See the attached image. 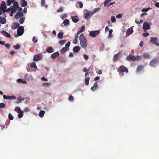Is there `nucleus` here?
<instances>
[{"mask_svg":"<svg viewBox=\"0 0 159 159\" xmlns=\"http://www.w3.org/2000/svg\"><path fill=\"white\" fill-rule=\"evenodd\" d=\"M113 32V30L112 29L110 30L109 31V35L108 37L109 38H111L112 37V35L111 34Z\"/></svg>","mask_w":159,"mask_h":159,"instance_id":"40","label":"nucleus"},{"mask_svg":"<svg viewBox=\"0 0 159 159\" xmlns=\"http://www.w3.org/2000/svg\"><path fill=\"white\" fill-rule=\"evenodd\" d=\"M11 11L15 12L16 11L17 9H19V10H22V9L21 7H19V6L18 2H14V4L13 6H11Z\"/></svg>","mask_w":159,"mask_h":159,"instance_id":"4","label":"nucleus"},{"mask_svg":"<svg viewBox=\"0 0 159 159\" xmlns=\"http://www.w3.org/2000/svg\"><path fill=\"white\" fill-rule=\"evenodd\" d=\"M30 66L31 68H37L35 63L34 61H33L30 63Z\"/></svg>","mask_w":159,"mask_h":159,"instance_id":"28","label":"nucleus"},{"mask_svg":"<svg viewBox=\"0 0 159 159\" xmlns=\"http://www.w3.org/2000/svg\"><path fill=\"white\" fill-rule=\"evenodd\" d=\"M80 33L79 32H77L76 34H75V39H78V37H79V35L80 34Z\"/></svg>","mask_w":159,"mask_h":159,"instance_id":"49","label":"nucleus"},{"mask_svg":"<svg viewBox=\"0 0 159 159\" xmlns=\"http://www.w3.org/2000/svg\"><path fill=\"white\" fill-rule=\"evenodd\" d=\"M100 30H99L91 31L90 32L89 35L90 36L94 37L97 36L100 33Z\"/></svg>","mask_w":159,"mask_h":159,"instance_id":"6","label":"nucleus"},{"mask_svg":"<svg viewBox=\"0 0 159 159\" xmlns=\"http://www.w3.org/2000/svg\"><path fill=\"white\" fill-rule=\"evenodd\" d=\"M80 47L79 46H75L73 48V51L74 52L77 53L80 51Z\"/></svg>","mask_w":159,"mask_h":159,"instance_id":"15","label":"nucleus"},{"mask_svg":"<svg viewBox=\"0 0 159 159\" xmlns=\"http://www.w3.org/2000/svg\"><path fill=\"white\" fill-rule=\"evenodd\" d=\"M23 16V13L22 12H18L17 13L15 16L16 18H19L22 16Z\"/></svg>","mask_w":159,"mask_h":159,"instance_id":"23","label":"nucleus"},{"mask_svg":"<svg viewBox=\"0 0 159 159\" xmlns=\"http://www.w3.org/2000/svg\"><path fill=\"white\" fill-rule=\"evenodd\" d=\"M143 57L146 58H148L149 57V55L148 53H144L143 55Z\"/></svg>","mask_w":159,"mask_h":159,"instance_id":"50","label":"nucleus"},{"mask_svg":"<svg viewBox=\"0 0 159 159\" xmlns=\"http://www.w3.org/2000/svg\"><path fill=\"white\" fill-rule=\"evenodd\" d=\"M67 16V15L66 14H63L61 15V17L62 19L64 20Z\"/></svg>","mask_w":159,"mask_h":159,"instance_id":"37","label":"nucleus"},{"mask_svg":"<svg viewBox=\"0 0 159 159\" xmlns=\"http://www.w3.org/2000/svg\"><path fill=\"white\" fill-rule=\"evenodd\" d=\"M11 11V7H10L9 8H8L7 9H6V12H9V11Z\"/></svg>","mask_w":159,"mask_h":159,"instance_id":"61","label":"nucleus"},{"mask_svg":"<svg viewBox=\"0 0 159 159\" xmlns=\"http://www.w3.org/2000/svg\"><path fill=\"white\" fill-rule=\"evenodd\" d=\"M157 63V60H152L151 61L150 65L152 66H155Z\"/></svg>","mask_w":159,"mask_h":159,"instance_id":"27","label":"nucleus"},{"mask_svg":"<svg viewBox=\"0 0 159 159\" xmlns=\"http://www.w3.org/2000/svg\"><path fill=\"white\" fill-rule=\"evenodd\" d=\"M44 114H45V111L43 110H40L39 112V116L40 118H42L43 117V116L44 115Z\"/></svg>","mask_w":159,"mask_h":159,"instance_id":"29","label":"nucleus"},{"mask_svg":"<svg viewBox=\"0 0 159 159\" xmlns=\"http://www.w3.org/2000/svg\"><path fill=\"white\" fill-rule=\"evenodd\" d=\"M63 8L62 7H61L57 11L58 12H61L63 11Z\"/></svg>","mask_w":159,"mask_h":159,"instance_id":"52","label":"nucleus"},{"mask_svg":"<svg viewBox=\"0 0 159 159\" xmlns=\"http://www.w3.org/2000/svg\"><path fill=\"white\" fill-rule=\"evenodd\" d=\"M71 19L74 23H76L79 21V19L77 16H72Z\"/></svg>","mask_w":159,"mask_h":159,"instance_id":"18","label":"nucleus"},{"mask_svg":"<svg viewBox=\"0 0 159 159\" xmlns=\"http://www.w3.org/2000/svg\"><path fill=\"white\" fill-rule=\"evenodd\" d=\"M17 82L18 83H22L23 84H25L27 83V81L23 79H19L17 80Z\"/></svg>","mask_w":159,"mask_h":159,"instance_id":"21","label":"nucleus"},{"mask_svg":"<svg viewBox=\"0 0 159 159\" xmlns=\"http://www.w3.org/2000/svg\"><path fill=\"white\" fill-rule=\"evenodd\" d=\"M66 41V40H60L58 42V43L60 45H63Z\"/></svg>","mask_w":159,"mask_h":159,"instance_id":"36","label":"nucleus"},{"mask_svg":"<svg viewBox=\"0 0 159 159\" xmlns=\"http://www.w3.org/2000/svg\"><path fill=\"white\" fill-rule=\"evenodd\" d=\"M136 59V57L133 56H129L127 57V59L128 61H133L135 60Z\"/></svg>","mask_w":159,"mask_h":159,"instance_id":"20","label":"nucleus"},{"mask_svg":"<svg viewBox=\"0 0 159 159\" xmlns=\"http://www.w3.org/2000/svg\"><path fill=\"white\" fill-rule=\"evenodd\" d=\"M42 85L45 87H49L50 85V84L48 82L44 83L42 84Z\"/></svg>","mask_w":159,"mask_h":159,"instance_id":"46","label":"nucleus"},{"mask_svg":"<svg viewBox=\"0 0 159 159\" xmlns=\"http://www.w3.org/2000/svg\"><path fill=\"white\" fill-rule=\"evenodd\" d=\"M133 32V29L132 27H130L129 28L126 32V35L129 36Z\"/></svg>","mask_w":159,"mask_h":159,"instance_id":"14","label":"nucleus"},{"mask_svg":"<svg viewBox=\"0 0 159 159\" xmlns=\"http://www.w3.org/2000/svg\"><path fill=\"white\" fill-rule=\"evenodd\" d=\"M27 2L25 0H22L21 1V6L22 7H25L27 5Z\"/></svg>","mask_w":159,"mask_h":159,"instance_id":"31","label":"nucleus"},{"mask_svg":"<svg viewBox=\"0 0 159 159\" xmlns=\"http://www.w3.org/2000/svg\"><path fill=\"white\" fill-rule=\"evenodd\" d=\"M14 2H16L14 0H7V5L8 6H10L12 3L14 4Z\"/></svg>","mask_w":159,"mask_h":159,"instance_id":"22","label":"nucleus"},{"mask_svg":"<svg viewBox=\"0 0 159 159\" xmlns=\"http://www.w3.org/2000/svg\"><path fill=\"white\" fill-rule=\"evenodd\" d=\"M5 106V104L3 103H0V107L1 108H3Z\"/></svg>","mask_w":159,"mask_h":159,"instance_id":"54","label":"nucleus"},{"mask_svg":"<svg viewBox=\"0 0 159 159\" xmlns=\"http://www.w3.org/2000/svg\"><path fill=\"white\" fill-rule=\"evenodd\" d=\"M77 39H75L73 41V43L75 44H76L77 43Z\"/></svg>","mask_w":159,"mask_h":159,"instance_id":"62","label":"nucleus"},{"mask_svg":"<svg viewBox=\"0 0 159 159\" xmlns=\"http://www.w3.org/2000/svg\"><path fill=\"white\" fill-rule=\"evenodd\" d=\"M157 39L156 38L152 37L151 38L150 42L153 44H155L157 46H159V43H157Z\"/></svg>","mask_w":159,"mask_h":159,"instance_id":"10","label":"nucleus"},{"mask_svg":"<svg viewBox=\"0 0 159 159\" xmlns=\"http://www.w3.org/2000/svg\"><path fill=\"white\" fill-rule=\"evenodd\" d=\"M151 9H152V8L151 7H148V8H144L142 9L141 11L142 12H147L149 10H151Z\"/></svg>","mask_w":159,"mask_h":159,"instance_id":"39","label":"nucleus"},{"mask_svg":"<svg viewBox=\"0 0 159 159\" xmlns=\"http://www.w3.org/2000/svg\"><path fill=\"white\" fill-rule=\"evenodd\" d=\"M1 33L3 35L6 37H7L8 38L11 37L10 34L4 30L1 31Z\"/></svg>","mask_w":159,"mask_h":159,"instance_id":"17","label":"nucleus"},{"mask_svg":"<svg viewBox=\"0 0 159 159\" xmlns=\"http://www.w3.org/2000/svg\"><path fill=\"white\" fill-rule=\"evenodd\" d=\"M120 57V54L118 53L115 55L113 58V60L115 61H116L118 60L119 58Z\"/></svg>","mask_w":159,"mask_h":159,"instance_id":"25","label":"nucleus"},{"mask_svg":"<svg viewBox=\"0 0 159 159\" xmlns=\"http://www.w3.org/2000/svg\"><path fill=\"white\" fill-rule=\"evenodd\" d=\"M78 3L80 8H82L83 7V4L81 2H79Z\"/></svg>","mask_w":159,"mask_h":159,"instance_id":"59","label":"nucleus"},{"mask_svg":"<svg viewBox=\"0 0 159 159\" xmlns=\"http://www.w3.org/2000/svg\"><path fill=\"white\" fill-rule=\"evenodd\" d=\"M24 28L23 26H20L17 29V34L14 35V36L15 38H17L18 36L22 35L24 33Z\"/></svg>","mask_w":159,"mask_h":159,"instance_id":"2","label":"nucleus"},{"mask_svg":"<svg viewBox=\"0 0 159 159\" xmlns=\"http://www.w3.org/2000/svg\"><path fill=\"white\" fill-rule=\"evenodd\" d=\"M89 78L87 77H86L85 80V84L86 85H88L89 84Z\"/></svg>","mask_w":159,"mask_h":159,"instance_id":"38","label":"nucleus"},{"mask_svg":"<svg viewBox=\"0 0 159 159\" xmlns=\"http://www.w3.org/2000/svg\"><path fill=\"white\" fill-rule=\"evenodd\" d=\"M13 118L14 117H13V116L11 113H9V114H8V119H9L10 120H13Z\"/></svg>","mask_w":159,"mask_h":159,"instance_id":"43","label":"nucleus"},{"mask_svg":"<svg viewBox=\"0 0 159 159\" xmlns=\"http://www.w3.org/2000/svg\"><path fill=\"white\" fill-rule=\"evenodd\" d=\"M154 5L156 7L159 8V2H157Z\"/></svg>","mask_w":159,"mask_h":159,"instance_id":"64","label":"nucleus"},{"mask_svg":"<svg viewBox=\"0 0 159 159\" xmlns=\"http://www.w3.org/2000/svg\"><path fill=\"white\" fill-rule=\"evenodd\" d=\"M28 76V75H25V78L26 79V80L28 81H29L30 80H33V76L31 75H29L28 76V78H26L27 76Z\"/></svg>","mask_w":159,"mask_h":159,"instance_id":"30","label":"nucleus"},{"mask_svg":"<svg viewBox=\"0 0 159 159\" xmlns=\"http://www.w3.org/2000/svg\"><path fill=\"white\" fill-rule=\"evenodd\" d=\"M19 26V24L18 23H13L11 26V28L12 29H15Z\"/></svg>","mask_w":159,"mask_h":159,"instance_id":"24","label":"nucleus"},{"mask_svg":"<svg viewBox=\"0 0 159 159\" xmlns=\"http://www.w3.org/2000/svg\"><path fill=\"white\" fill-rule=\"evenodd\" d=\"M91 11L87 10V12L85 13L84 15V18L85 19H89L93 15L91 14Z\"/></svg>","mask_w":159,"mask_h":159,"instance_id":"7","label":"nucleus"},{"mask_svg":"<svg viewBox=\"0 0 159 159\" xmlns=\"http://www.w3.org/2000/svg\"><path fill=\"white\" fill-rule=\"evenodd\" d=\"M111 20L112 22H115L116 21V19L115 17L114 16H111Z\"/></svg>","mask_w":159,"mask_h":159,"instance_id":"42","label":"nucleus"},{"mask_svg":"<svg viewBox=\"0 0 159 159\" xmlns=\"http://www.w3.org/2000/svg\"><path fill=\"white\" fill-rule=\"evenodd\" d=\"M59 53L58 52H57L52 54L51 55V57L52 58H55L58 57L59 55Z\"/></svg>","mask_w":159,"mask_h":159,"instance_id":"26","label":"nucleus"},{"mask_svg":"<svg viewBox=\"0 0 159 159\" xmlns=\"http://www.w3.org/2000/svg\"><path fill=\"white\" fill-rule=\"evenodd\" d=\"M35 36H34L32 40L35 43H36L38 41V39H36L35 40Z\"/></svg>","mask_w":159,"mask_h":159,"instance_id":"57","label":"nucleus"},{"mask_svg":"<svg viewBox=\"0 0 159 159\" xmlns=\"http://www.w3.org/2000/svg\"><path fill=\"white\" fill-rule=\"evenodd\" d=\"M7 8V7L6 6L5 2H2L0 6V12L1 13L0 15L4 14L6 12V10Z\"/></svg>","mask_w":159,"mask_h":159,"instance_id":"3","label":"nucleus"},{"mask_svg":"<svg viewBox=\"0 0 159 159\" xmlns=\"http://www.w3.org/2000/svg\"><path fill=\"white\" fill-rule=\"evenodd\" d=\"M45 0H41V2L42 5H44L45 4Z\"/></svg>","mask_w":159,"mask_h":159,"instance_id":"63","label":"nucleus"},{"mask_svg":"<svg viewBox=\"0 0 159 159\" xmlns=\"http://www.w3.org/2000/svg\"><path fill=\"white\" fill-rule=\"evenodd\" d=\"M119 75L120 76H122L124 75L123 72L121 71H120L118 70Z\"/></svg>","mask_w":159,"mask_h":159,"instance_id":"58","label":"nucleus"},{"mask_svg":"<svg viewBox=\"0 0 159 159\" xmlns=\"http://www.w3.org/2000/svg\"><path fill=\"white\" fill-rule=\"evenodd\" d=\"M63 36V33L62 32L59 33L57 34V37L59 39H61Z\"/></svg>","mask_w":159,"mask_h":159,"instance_id":"34","label":"nucleus"},{"mask_svg":"<svg viewBox=\"0 0 159 159\" xmlns=\"http://www.w3.org/2000/svg\"><path fill=\"white\" fill-rule=\"evenodd\" d=\"M80 44L82 48L86 49L87 47L88 43L87 41L85 39L84 35L82 34L80 36Z\"/></svg>","mask_w":159,"mask_h":159,"instance_id":"1","label":"nucleus"},{"mask_svg":"<svg viewBox=\"0 0 159 159\" xmlns=\"http://www.w3.org/2000/svg\"><path fill=\"white\" fill-rule=\"evenodd\" d=\"M46 51L48 52L52 53L53 51V48L52 47H49L46 49Z\"/></svg>","mask_w":159,"mask_h":159,"instance_id":"35","label":"nucleus"},{"mask_svg":"<svg viewBox=\"0 0 159 159\" xmlns=\"http://www.w3.org/2000/svg\"><path fill=\"white\" fill-rule=\"evenodd\" d=\"M98 88V86L97 85V82H95L94 83L93 86L91 88V90L93 91H94L97 89Z\"/></svg>","mask_w":159,"mask_h":159,"instance_id":"19","label":"nucleus"},{"mask_svg":"<svg viewBox=\"0 0 159 159\" xmlns=\"http://www.w3.org/2000/svg\"><path fill=\"white\" fill-rule=\"evenodd\" d=\"M84 59L86 60H87L89 59V57L86 54H84Z\"/></svg>","mask_w":159,"mask_h":159,"instance_id":"56","label":"nucleus"},{"mask_svg":"<svg viewBox=\"0 0 159 159\" xmlns=\"http://www.w3.org/2000/svg\"><path fill=\"white\" fill-rule=\"evenodd\" d=\"M85 29V27L84 26H82L80 30L78 31V32H79L80 33L82 32V31H84Z\"/></svg>","mask_w":159,"mask_h":159,"instance_id":"47","label":"nucleus"},{"mask_svg":"<svg viewBox=\"0 0 159 159\" xmlns=\"http://www.w3.org/2000/svg\"><path fill=\"white\" fill-rule=\"evenodd\" d=\"M69 100L70 101H73L74 100V98L72 96L69 97Z\"/></svg>","mask_w":159,"mask_h":159,"instance_id":"51","label":"nucleus"},{"mask_svg":"<svg viewBox=\"0 0 159 159\" xmlns=\"http://www.w3.org/2000/svg\"><path fill=\"white\" fill-rule=\"evenodd\" d=\"M143 35L144 37H146L148 36L149 35V34L148 33L146 32L143 33Z\"/></svg>","mask_w":159,"mask_h":159,"instance_id":"55","label":"nucleus"},{"mask_svg":"<svg viewBox=\"0 0 159 159\" xmlns=\"http://www.w3.org/2000/svg\"><path fill=\"white\" fill-rule=\"evenodd\" d=\"M118 70L122 72L128 73V70L123 66H121L118 69Z\"/></svg>","mask_w":159,"mask_h":159,"instance_id":"12","label":"nucleus"},{"mask_svg":"<svg viewBox=\"0 0 159 159\" xmlns=\"http://www.w3.org/2000/svg\"><path fill=\"white\" fill-rule=\"evenodd\" d=\"M3 98L5 99H13L15 100L16 99V98L14 95L11 96H7L5 95H3Z\"/></svg>","mask_w":159,"mask_h":159,"instance_id":"11","label":"nucleus"},{"mask_svg":"<svg viewBox=\"0 0 159 159\" xmlns=\"http://www.w3.org/2000/svg\"><path fill=\"white\" fill-rule=\"evenodd\" d=\"M150 26L149 25L147 22H145L143 24V29L144 31H145L146 30L149 29Z\"/></svg>","mask_w":159,"mask_h":159,"instance_id":"9","label":"nucleus"},{"mask_svg":"<svg viewBox=\"0 0 159 159\" xmlns=\"http://www.w3.org/2000/svg\"><path fill=\"white\" fill-rule=\"evenodd\" d=\"M41 80H43V81H48V79H46L45 77H43L42 78H41Z\"/></svg>","mask_w":159,"mask_h":159,"instance_id":"60","label":"nucleus"},{"mask_svg":"<svg viewBox=\"0 0 159 159\" xmlns=\"http://www.w3.org/2000/svg\"><path fill=\"white\" fill-rule=\"evenodd\" d=\"M101 9V8L100 7H98L97 8H96L94 9L92 11H91V14H93L95 13L96 12L98 11L99 10H100Z\"/></svg>","mask_w":159,"mask_h":159,"instance_id":"33","label":"nucleus"},{"mask_svg":"<svg viewBox=\"0 0 159 159\" xmlns=\"http://www.w3.org/2000/svg\"><path fill=\"white\" fill-rule=\"evenodd\" d=\"M70 43L69 42L65 45V47L62 48L60 50V52L61 53H63L68 50L69 49V47L70 45Z\"/></svg>","mask_w":159,"mask_h":159,"instance_id":"5","label":"nucleus"},{"mask_svg":"<svg viewBox=\"0 0 159 159\" xmlns=\"http://www.w3.org/2000/svg\"><path fill=\"white\" fill-rule=\"evenodd\" d=\"M15 111L18 113V118H21L23 117V111H21V110H15Z\"/></svg>","mask_w":159,"mask_h":159,"instance_id":"13","label":"nucleus"},{"mask_svg":"<svg viewBox=\"0 0 159 159\" xmlns=\"http://www.w3.org/2000/svg\"><path fill=\"white\" fill-rule=\"evenodd\" d=\"M14 48L16 49H19L20 48V46L19 44H17L16 45L14 46Z\"/></svg>","mask_w":159,"mask_h":159,"instance_id":"53","label":"nucleus"},{"mask_svg":"<svg viewBox=\"0 0 159 159\" xmlns=\"http://www.w3.org/2000/svg\"><path fill=\"white\" fill-rule=\"evenodd\" d=\"M25 20V18L24 17L21 18L20 19L19 22L21 24H22L24 22Z\"/></svg>","mask_w":159,"mask_h":159,"instance_id":"41","label":"nucleus"},{"mask_svg":"<svg viewBox=\"0 0 159 159\" xmlns=\"http://www.w3.org/2000/svg\"><path fill=\"white\" fill-rule=\"evenodd\" d=\"M111 1V0H106L105 1L104 5L105 7H106L108 3L109 2H110Z\"/></svg>","mask_w":159,"mask_h":159,"instance_id":"44","label":"nucleus"},{"mask_svg":"<svg viewBox=\"0 0 159 159\" xmlns=\"http://www.w3.org/2000/svg\"><path fill=\"white\" fill-rule=\"evenodd\" d=\"M42 57V55L41 54H39L35 55L33 57V60L35 61H37L38 60L41 59Z\"/></svg>","mask_w":159,"mask_h":159,"instance_id":"8","label":"nucleus"},{"mask_svg":"<svg viewBox=\"0 0 159 159\" xmlns=\"http://www.w3.org/2000/svg\"><path fill=\"white\" fill-rule=\"evenodd\" d=\"M63 24L64 25L67 26L69 25V21L67 19H66L63 21Z\"/></svg>","mask_w":159,"mask_h":159,"instance_id":"32","label":"nucleus"},{"mask_svg":"<svg viewBox=\"0 0 159 159\" xmlns=\"http://www.w3.org/2000/svg\"><path fill=\"white\" fill-rule=\"evenodd\" d=\"M143 68V67L142 66H138L137 69V72H139L141 70H142Z\"/></svg>","mask_w":159,"mask_h":159,"instance_id":"45","label":"nucleus"},{"mask_svg":"<svg viewBox=\"0 0 159 159\" xmlns=\"http://www.w3.org/2000/svg\"><path fill=\"white\" fill-rule=\"evenodd\" d=\"M3 17H1L0 16V22L2 24H4L6 23V20L5 19V17H6V16L4 15Z\"/></svg>","mask_w":159,"mask_h":159,"instance_id":"16","label":"nucleus"},{"mask_svg":"<svg viewBox=\"0 0 159 159\" xmlns=\"http://www.w3.org/2000/svg\"><path fill=\"white\" fill-rule=\"evenodd\" d=\"M123 15L122 14H119L116 15V17L117 18H120Z\"/></svg>","mask_w":159,"mask_h":159,"instance_id":"48","label":"nucleus"}]
</instances>
